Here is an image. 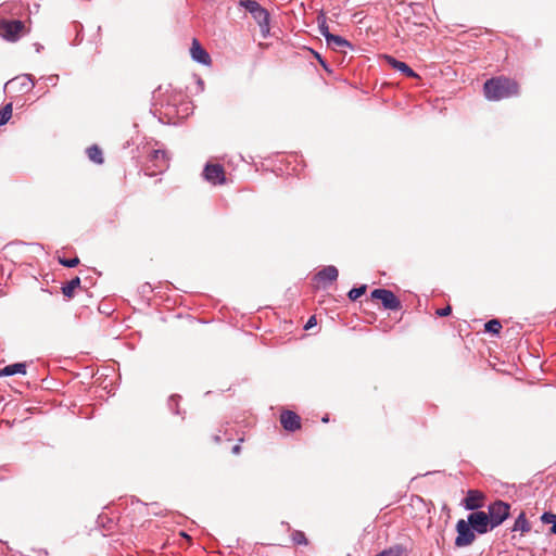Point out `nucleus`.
I'll list each match as a JSON object with an SVG mask.
<instances>
[{"mask_svg": "<svg viewBox=\"0 0 556 556\" xmlns=\"http://www.w3.org/2000/svg\"><path fill=\"white\" fill-rule=\"evenodd\" d=\"M510 505L503 501H495L489 505V519L491 520V529L502 525L509 516Z\"/></svg>", "mask_w": 556, "mask_h": 556, "instance_id": "20e7f679", "label": "nucleus"}, {"mask_svg": "<svg viewBox=\"0 0 556 556\" xmlns=\"http://www.w3.org/2000/svg\"><path fill=\"white\" fill-rule=\"evenodd\" d=\"M80 287V278L75 277L62 287V293L66 298H73L76 288Z\"/></svg>", "mask_w": 556, "mask_h": 556, "instance_id": "6ab92c4d", "label": "nucleus"}, {"mask_svg": "<svg viewBox=\"0 0 556 556\" xmlns=\"http://www.w3.org/2000/svg\"><path fill=\"white\" fill-rule=\"evenodd\" d=\"M315 324H316V319H315V317H314V316H312V317L307 320V323H306V325H305V329H309V328H312Z\"/></svg>", "mask_w": 556, "mask_h": 556, "instance_id": "473e14b6", "label": "nucleus"}, {"mask_svg": "<svg viewBox=\"0 0 556 556\" xmlns=\"http://www.w3.org/2000/svg\"><path fill=\"white\" fill-rule=\"evenodd\" d=\"M203 177L212 185H223L226 181L225 170L220 164L207 163L203 170Z\"/></svg>", "mask_w": 556, "mask_h": 556, "instance_id": "6e6552de", "label": "nucleus"}, {"mask_svg": "<svg viewBox=\"0 0 556 556\" xmlns=\"http://www.w3.org/2000/svg\"><path fill=\"white\" fill-rule=\"evenodd\" d=\"M282 427L288 431H295L301 427V419L294 412L286 410L280 416Z\"/></svg>", "mask_w": 556, "mask_h": 556, "instance_id": "ddd939ff", "label": "nucleus"}, {"mask_svg": "<svg viewBox=\"0 0 556 556\" xmlns=\"http://www.w3.org/2000/svg\"><path fill=\"white\" fill-rule=\"evenodd\" d=\"M339 271L336 266L328 265L325 266L323 269H320L315 276L314 280L317 282L324 283V287H326L329 283H332L338 279Z\"/></svg>", "mask_w": 556, "mask_h": 556, "instance_id": "9b49d317", "label": "nucleus"}, {"mask_svg": "<svg viewBox=\"0 0 556 556\" xmlns=\"http://www.w3.org/2000/svg\"><path fill=\"white\" fill-rule=\"evenodd\" d=\"M191 58L199 64L208 65L211 63V56L207 51L200 45L197 39H193L190 48Z\"/></svg>", "mask_w": 556, "mask_h": 556, "instance_id": "f8f14e48", "label": "nucleus"}, {"mask_svg": "<svg viewBox=\"0 0 556 556\" xmlns=\"http://www.w3.org/2000/svg\"><path fill=\"white\" fill-rule=\"evenodd\" d=\"M26 363H14L0 369V377H9L13 375H26Z\"/></svg>", "mask_w": 556, "mask_h": 556, "instance_id": "dca6fc26", "label": "nucleus"}, {"mask_svg": "<svg viewBox=\"0 0 556 556\" xmlns=\"http://www.w3.org/2000/svg\"><path fill=\"white\" fill-rule=\"evenodd\" d=\"M405 551L406 549L404 546L396 544L387 549H383L382 552H380V555L381 556H402L405 553Z\"/></svg>", "mask_w": 556, "mask_h": 556, "instance_id": "5701e85b", "label": "nucleus"}, {"mask_svg": "<svg viewBox=\"0 0 556 556\" xmlns=\"http://www.w3.org/2000/svg\"><path fill=\"white\" fill-rule=\"evenodd\" d=\"M24 30V23L18 20H1L0 37L7 41L15 42L21 38Z\"/></svg>", "mask_w": 556, "mask_h": 556, "instance_id": "7ed1b4c3", "label": "nucleus"}, {"mask_svg": "<svg viewBox=\"0 0 556 556\" xmlns=\"http://www.w3.org/2000/svg\"><path fill=\"white\" fill-rule=\"evenodd\" d=\"M291 539H292L293 543L296 545H307V539H306L304 532H302V531H294L291 534Z\"/></svg>", "mask_w": 556, "mask_h": 556, "instance_id": "bb28decb", "label": "nucleus"}, {"mask_svg": "<svg viewBox=\"0 0 556 556\" xmlns=\"http://www.w3.org/2000/svg\"><path fill=\"white\" fill-rule=\"evenodd\" d=\"M541 521L542 523H545V525H552L551 527V533L555 534L556 535V514L552 513V511H544L541 516Z\"/></svg>", "mask_w": 556, "mask_h": 556, "instance_id": "412c9836", "label": "nucleus"}, {"mask_svg": "<svg viewBox=\"0 0 556 556\" xmlns=\"http://www.w3.org/2000/svg\"><path fill=\"white\" fill-rule=\"evenodd\" d=\"M366 290H367L366 285H362L359 287L352 288L349 291L348 296L351 301H356L358 298H361L363 294H365Z\"/></svg>", "mask_w": 556, "mask_h": 556, "instance_id": "393cba45", "label": "nucleus"}, {"mask_svg": "<svg viewBox=\"0 0 556 556\" xmlns=\"http://www.w3.org/2000/svg\"><path fill=\"white\" fill-rule=\"evenodd\" d=\"M484 329L489 333L498 334L502 329V325L498 319H491L484 325Z\"/></svg>", "mask_w": 556, "mask_h": 556, "instance_id": "b1692460", "label": "nucleus"}, {"mask_svg": "<svg viewBox=\"0 0 556 556\" xmlns=\"http://www.w3.org/2000/svg\"><path fill=\"white\" fill-rule=\"evenodd\" d=\"M457 536L455 539V546L464 547L470 545L476 536L468 520L459 519L456 523Z\"/></svg>", "mask_w": 556, "mask_h": 556, "instance_id": "39448f33", "label": "nucleus"}, {"mask_svg": "<svg viewBox=\"0 0 556 556\" xmlns=\"http://www.w3.org/2000/svg\"><path fill=\"white\" fill-rule=\"evenodd\" d=\"M321 420H323V422H328L329 418H328V416H325Z\"/></svg>", "mask_w": 556, "mask_h": 556, "instance_id": "e433bc0d", "label": "nucleus"}, {"mask_svg": "<svg viewBox=\"0 0 556 556\" xmlns=\"http://www.w3.org/2000/svg\"><path fill=\"white\" fill-rule=\"evenodd\" d=\"M530 530H531V526L526 518V514L520 513L514 522L511 531L513 532L521 531L522 533H526V532H529Z\"/></svg>", "mask_w": 556, "mask_h": 556, "instance_id": "a211bd4d", "label": "nucleus"}, {"mask_svg": "<svg viewBox=\"0 0 556 556\" xmlns=\"http://www.w3.org/2000/svg\"><path fill=\"white\" fill-rule=\"evenodd\" d=\"M8 86L15 87L21 93H27L33 90L35 83L30 74H23L9 80L4 87L7 88Z\"/></svg>", "mask_w": 556, "mask_h": 556, "instance_id": "9d476101", "label": "nucleus"}, {"mask_svg": "<svg viewBox=\"0 0 556 556\" xmlns=\"http://www.w3.org/2000/svg\"><path fill=\"white\" fill-rule=\"evenodd\" d=\"M386 60L388 64L395 71L401 72L406 77L415 78L418 77V75L415 73L414 70H412L405 62L399 61L397 59L387 55Z\"/></svg>", "mask_w": 556, "mask_h": 556, "instance_id": "2eb2a0df", "label": "nucleus"}, {"mask_svg": "<svg viewBox=\"0 0 556 556\" xmlns=\"http://www.w3.org/2000/svg\"><path fill=\"white\" fill-rule=\"evenodd\" d=\"M10 471H11V468L9 465L0 466V481L5 480L10 473Z\"/></svg>", "mask_w": 556, "mask_h": 556, "instance_id": "c756f323", "label": "nucleus"}, {"mask_svg": "<svg viewBox=\"0 0 556 556\" xmlns=\"http://www.w3.org/2000/svg\"><path fill=\"white\" fill-rule=\"evenodd\" d=\"M35 48H36V52H38V53L43 49V47L40 43H35Z\"/></svg>", "mask_w": 556, "mask_h": 556, "instance_id": "f704fd0d", "label": "nucleus"}, {"mask_svg": "<svg viewBox=\"0 0 556 556\" xmlns=\"http://www.w3.org/2000/svg\"><path fill=\"white\" fill-rule=\"evenodd\" d=\"M59 263L61 265H63L64 267L73 268L79 264V258L78 257H73V258L59 257Z\"/></svg>", "mask_w": 556, "mask_h": 556, "instance_id": "cd10ccee", "label": "nucleus"}, {"mask_svg": "<svg viewBox=\"0 0 556 556\" xmlns=\"http://www.w3.org/2000/svg\"><path fill=\"white\" fill-rule=\"evenodd\" d=\"M483 495L478 490H469L464 500V507L467 510H476L482 506Z\"/></svg>", "mask_w": 556, "mask_h": 556, "instance_id": "4468645a", "label": "nucleus"}, {"mask_svg": "<svg viewBox=\"0 0 556 556\" xmlns=\"http://www.w3.org/2000/svg\"><path fill=\"white\" fill-rule=\"evenodd\" d=\"M48 84H51L52 86H56L59 80V75H49L45 77Z\"/></svg>", "mask_w": 556, "mask_h": 556, "instance_id": "2f4dec72", "label": "nucleus"}, {"mask_svg": "<svg viewBox=\"0 0 556 556\" xmlns=\"http://www.w3.org/2000/svg\"><path fill=\"white\" fill-rule=\"evenodd\" d=\"M180 399H181L180 395L173 394L169 396L168 402H167L168 408L176 415H180V412L178 409V404H179Z\"/></svg>", "mask_w": 556, "mask_h": 556, "instance_id": "a878e982", "label": "nucleus"}, {"mask_svg": "<svg viewBox=\"0 0 556 556\" xmlns=\"http://www.w3.org/2000/svg\"><path fill=\"white\" fill-rule=\"evenodd\" d=\"M327 45L332 47L333 49H353V45L339 35H329Z\"/></svg>", "mask_w": 556, "mask_h": 556, "instance_id": "f3484780", "label": "nucleus"}, {"mask_svg": "<svg viewBox=\"0 0 556 556\" xmlns=\"http://www.w3.org/2000/svg\"><path fill=\"white\" fill-rule=\"evenodd\" d=\"M319 31L325 37L326 42H328V37L329 35L332 34L329 31V27L327 26L325 21L321 24H319Z\"/></svg>", "mask_w": 556, "mask_h": 556, "instance_id": "c85d7f7f", "label": "nucleus"}, {"mask_svg": "<svg viewBox=\"0 0 556 556\" xmlns=\"http://www.w3.org/2000/svg\"><path fill=\"white\" fill-rule=\"evenodd\" d=\"M239 4L243 7L255 20L262 31L269 29V13L255 0H240Z\"/></svg>", "mask_w": 556, "mask_h": 556, "instance_id": "f03ea898", "label": "nucleus"}, {"mask_svg": "<svg viewBox=\"0 0 556 556\" xmlns=\"http://www.w3.org/2000/svg\"><path fill=\"white\" fill-rule=\"evenodd\" d=\"M483 91L488 100L497 101L517 94L518 84L507 77H494L484 83Z\"/></svg>", "mask_w": 556, "mask_h": 556, "instance_id": "f257e3e1", "label": "nucleus"}, {"mask_svg": "<svg viewBox=\"0 0 556 556\" xmlns=\"http://www.w3.org/2000/svg\"><path fill=\"white\" fill-rule=\"evenodd\" d=\"M87 154L90 161H92L96 164H102L103 163V155L101 149L93 144L87 149Z\"/></svg>", "mask_w": 556, "mask_h": 556, "instance_id": "aec40b11", "label": "nucleus"}, {"mask_svg": "<svg viewBox=\"0 0 556 556\" xmlns=\"http://www.w3.org/2000/svg\"><path fill=\"white\" fill-rule=\"evenodd\" d=\"M240 451H241V446H240V444H236V445H233V446H232L231 452H232L235 455H238V454L240 453Z\"/></svg>", "mask_w": 556, "mask_h": 556, "instance_id": "72a5a7b5", "label": "nucleus"}, {"mask_svg": "<svg viewBox=\"0 0 556 556\" xmlns=\"http://www.w3.org/2000/svg\"><path fill=\"white\" fill-rule=\"evenodd\" d=\"M12 103H7L3 108L0 109V126L5 125L11 116H12Z\"/></svg>", "mask_w": 556, "mask_h": 556, "instance_id": "4be33fe9", "label": "nucleus"}, {"mask_svg": "<svg viewBox=\"0 0 556 556\" xmlns=\"http://www.w3.org/2000/svg\"><path fill=\"white\" fill-rule=\"evenodd\" d=\"M452 313V308L450 305L445 306V307H442V308H439L437 309L435 314L440 317H445V316H448L450 314Z\"/></svg>", "mask_w": 556, "mask_h": 556, "instance_id": "7c9ffc66", "label": "nucleus"}, {"mask_svg": "<svg viewBox=\"0 0 556 556\" xmlns=\"http://www.w3.org/2000/svg\"><path fill=\"white\" fill-rule=\"evenodd\" d=\"M370 296L372 299L380 300L382 306L386 309L390 311H399L402 307L401 301L396 298V295L388 289H375L371 291Z\"/></svg>", "mask_w": 556, "mask_h": 556, "instance_id": "423d86ee", "label": "nucleus"}, {"mask_svg": "<svg viewBox=\"0 0 556 556\" xmlns=\"http://www.w3.org/2000/svg\"><path fill=\"white\" fill-rule=\"evenodd\" d=\"M214 441H215V442H219V441H220V437H219V435H215V437H214Z\"/></svg>", "mask_w": 556, "mask_h": 556, "instance_id": "c9c22d12", "label": "nucleus"}, {"mask_svg": "<svg viewBox=\"0 0 556 556\" xmlns=\"http://www.w3.org/2000/svg\"><path fill=\"white\" fill-rule=\"evenodd\" d=\"M149 163L152 164L154 169L147 173V175L154 176L156 173H163L168 167L166 152L164 150H153L149 155Z\"/></svg>", "mask_w": 556, "mask_h": 556, "instance_id": "1a4fd4ad", "label": "nucleus"}, {"mask_svg": "<svg viewBox=\"0 0 556 556\" xmlns=\"http://www.w3.org/2000/svg\"><path fill=\"white\" fill-rule=\"evenodd\" d=\"M468 522L470 523L471 528L475 532L478 534H484L491 529V520L489 519V516L486 513L479 510V511H472L468 515L467 518Z\"/></svg>", "mask_w": 556, "mask_h": 556, "instance_id": "0eeeda50", "label": "nucleus"}]
</instances>
